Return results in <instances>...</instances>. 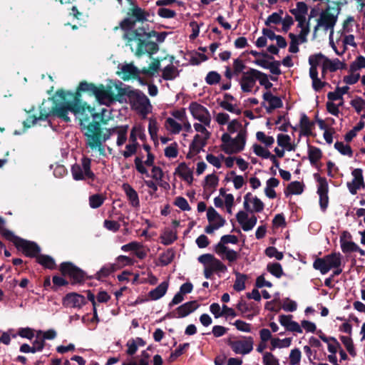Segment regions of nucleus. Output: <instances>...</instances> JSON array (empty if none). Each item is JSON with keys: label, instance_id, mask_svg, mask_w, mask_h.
Listing matches in <instances>:
<instances>
[{"label": "nucleus", "instance_id": "bf43d9fd", "mask_svg": "<svg viewBox=\"0 0 365 365\" xmlns=\"http://www.w3.org/2000/svg\"><path fill=\"white\" fill-rule=\"evenodd\" d=\"M256 138L257 140L264 143L267 147L271 146L274 142V139L272 136H267L262 131H258L256 133Z\"/></svg>", "mask_w": 365, "mask_h": 365}, {"label": "nucleus", "instance_id": "f03ea898", "mask_svg": "<svg viewBox=\"0 0 365 365\" xmlns=\"http://www.w3.org/2000/svg\"><path fill=\"white\" fill-rule=\"evenodd\" d=\"M158 32L155 30L147 32L144 27H138L127 34H123L126 45L130 47L137 57L147 53L150 58L159 50L157 43L150 41L152 37H156Z\"/></svg>", "mask_w": 365, "mask_h": 365}, {"label": "nucleus", "instance_id": "6e6d98bb", "mask_svg": "<svg viewBox=\"0 0 365 365\" xmlns=\"http://www.w3.org/2000/svg\"><path fill=\"white\" fill-rule=\"evenodd\" d=\"M166 124L169 126L170 132L173 134H178L182 130V125L172 118L166 119Z\"/></svg>", "mask_w": 365, "mask_h": 365}, {"label": "nucleus", "instance_id": "c85d7f7f", "mask_svg": "<svg viewBox=\"0 0 365 365\" xmlns=\"http://www.w3.org/2000/svg\"><path fill=\"white\" fill-rule=\"evenodd\" d=\"M301 133L303 135L309 136L312 135V129L314 128V123L311 122L307 115L303 113L300 118Z\"/></svg>", "mask_w": 365, "mask_h": 365}, {"label": "nucleus", "instance_id": "69168bd1", "mask_svg": "<svg viewBox=\"0 0 365 365\" xmlns=\"http://www.w3.org/2000/svg\"><path fill=\"white\" fill-rule=\"evenodd\" d=\"M233 325L235 326L236 329L239 331L243 332L250 333L252 331V324L247 323L242 320L237 319L234 323Z\"/></svg>", "mask_w": 365, "mask_h": 365}, {"label": "nucleus", "instance_id": "2f4dec72", "mask_svg": "<svg viewBox=\"0 0 365 365\" xmlns=\"http://www.w3.org/2000/svg\"><path fill=\"white\" fill-rule=\"evenodd\" d=\"M304 185L299 181H293L290 182L284 190L286 196L289 195H300L304 191Z\"/></svg>", "mask_w": 365, "mask_h": 365}, {"label": "nucleus", "instance_id": "774afa93", "mask_svg": "<svg viewBox=\"0 0 365 365\" xmlns=\"http://www.w3.org/2000/svg\"><path fill=\"white\" fill-rule=\"evenodd\" d=\"M324 63L327 66L330 72H335L339 69V64H340V60L338 58L331 60L325 56Z\"/></svg>", "mask_w": 365, "mask_h": 365}, {"label": "nucleus", "instance_id": "4d7b16f0", "mask_svg": "<svg viewBox=\"0 0 365 365\" xmlns=\"http://www.w3.org/2000/svg\"><path fill=\"white\" fill-rule=\"evenodd\" d=\"M253 151L256 155L264 159H268L272 154L267 149H265L262 145L258 144H255L253 145Z\"/></svg>", "mask_w": 365, "mask_h": 365}, {"label": "nucleus", "instance_id": "a878e982", "mask_svg": "<svg viewBox=\"0 0 365 365\" xmlns=\"http://www.w3.org/2000/svg\"><path fill=\"white\" fill-rule=\"evenodd\" d=\"M50 99L53 101V106L51 108V109L47 111L45 108H40V115L38 117H37L38 120H46L48 119V118L51 115L56 116L59 118L61 117L56 113V108H58L60 107L59 103L56 101V99L54 98V95L50 98Z\"/></svg>", "mask_w": 365, "mask_h": 365}, {"label": "nucleus", "instance_id": "0e129e2a", "mask_svg": "<svg viewBox=\"0 0 365 365\" xmlns=\"http://www.w3.org/2000/svg\"><path fill=\"white\" fill-rule=\"evenodd\" d=\"M207 217L210 223L214 222L215 221L220 222V219H224L212 207L207 208Z\"/></svg>", "mask_w": 365, "mask_h": 365}, {"label": "nucleus", "instance_id": "9d476101", "mask_svg": "<svg viewBox=\"0 0 365 365\" xmlns=\"http://www.w3.org/2000/svg\"><path fill=\"white\" fill-rule=\"evenodd\" d=\"M242 339L232 340L231 337L227 339L226 344L236 354L246 355L253 350L254 340L252 336H242Z\"/></svg>", "mask_w": 365, "mask_h": 365}, {"label": "nucleus", "instance_id": "a19ab883", "mask_svg": "<svg viewBox=\"0 0 365 365\" xmlns=\"http://www.w3.org/2000/svg\"><path fill=\"white\" fill-rule=\"evenodd\" d=\"M160 61L158 58H153V61L150 64L148 68L144 67L140 72L149 76H153L160 68Z\"/></svg>", "mask_w": 365, "mask_h": 365}, {"label": "nucleus", "instance_id": "49530a36", "mask_svg": "<svg viewBox=\"0 0 365 365\" xmlns=\"http://www.w3.org/2000/svg\"><path fill=\"white\" fill-rule=\"evenodd\" d=\"M340 340L341 341V342L346 347L349 354L353 357L356 356V352L355 351V348H354V346L353 344L352 339L349 336H341Z\"/></svg>", "mask_w": 365, "mask_h": 365}, {"label": "nucleus", "instance_id": "412c9836", "mask_svg": "<svg viewBox=\"0 0 365 365\" xmlns=\"http://www.w3.org/2000/svg\"><path fill=\"white\" fill-rule=\"evenodd\" d=\"M154 160L155 155L152 153H149L147 154V159L144 163L143 162L141 157L137 156L134 160L135 166L137 171L140 174H144L149 177L150 175L148 174V170L146 169L143 164H145L146 166L153 167L154 166Z\"/></svg>", "mask_w": 365, "mask_h": 365}, {"label": "nucleus", "instance_id": "39448f33", "mask_svg": "<svg viewBox=\"0 0 365 365\" xmlns=\"http://www.w3.org/2000/svg\"><path fill=\"white\" fill-rule=\"evenodd\" d=\"M148 15V12L138 6L130 7L127 12V17L120 21V27L124 31V34H127L131 31L136 29H134L136 22H144L147 21Z\"/></svg>", "mask_w": 365, "mask_h": 365}, {"label": "nucleus", "instance_id": "f8f14e48", "mask_svg": "<svg viewBox=\"0 0 365 365\" xmlns=\"http://www.w3.org/2000/svg\"><path fill=\"white\" fill-rule=\"evenodd\" d=\"M295 9H289V12L294 16L295 21H297V27L299 29L310 27V22L307 20L306 15L308 13L309 6L304 1H299L296 4Z\"/></svg>", "mask_w": 365, "mask_h": 365}, {"label": "nucleus", "instance_id": "a211bd4d", "mask_svg": "<svg viewBox=\"0 0 365 365\" xmlns=\"http://www.w3.org/2000/svg\"><path fill=\"white\" fill-rule=\"evenodd\" d=\"M351 175L354 178L351 182H348L346 183V186L351 194L356 195L358 190L365 187L362 169L355 168L351 172Z\"/></svg>", "mask_w": 365, "mask_h": 365}, {"label": "nucleus", "instance_id": "bb28decb", "mask_svg": "<svg viewBox=\"0 0 365 365\" xmlns=\"http://www.w3.org/2000/svg\"><path fill=\"white\" fill-rule=\"evenodd\" d=\"M118 269V266L116 264H106L103 266L98 272H96L94 277H89L88 278H95L97 280H102L103 278L107 277Z\"/></svg>", "mask_w": 365, "mask_h": 365}, {"label": "nucleus", "instance_id": "4be33fe9", "mask_svg": "<svg viewBox=\"0 0 365 365\" xmlns=\"http://www.w3.org/2000/svg\"><path fill=\"white\" fill-rule=\"evenodd\" d=\"M105 109H103L101 113H96L95 111V108L92 107L88 113L83 117V119L81 120V125H83V122H88L90 118H93L92 122H96L98 123L100 125V127H101V125H106L108 123V120L105 118L103 112L105 111Z\"/></svg>", "mask_w": 365, "mask_h": 365}, {"label": "nucleus", "instance_id": "1a4fd4ad", "mask_svg": "<svg viewBox=\"0 0 365 365\" xmlns=\"http://www.w3.org/2000/svg\"><path fill=\"white\" fill-rule=\"evenodd\" d=\"M11 242L16 249L21 251L26 257L36 258L40 254L41 247L35 242L29 241L18 236H15Z\"/></svg>", "mask_w": 365, "mask_h": 365}, {"label": "nucleus", "instance_id": "7ed1b4c3", "mask_svg": "<svg viewBox=\"0 0 365 365\" xmlns=\"http://www.w3.org/2000/svg\"><path fill=\"white\" fill-rule=\"evenodd\" d=\"M118 128H105V132H103V128L100 127L98 123L90 122L87 125L83 126L86 129L84 135L86 145L92 150L97 149L100 155H105L103 143L109 140L113 134L117 133Z\"/></svg>", "mask_w": 365, "mask_h": 365}, {"label": "nucleus", "instance_id": "603ef678", "mask_svg": "<svg viewBox=\"0 0 365 365\" xmlns=\"http://www.w3.org/2000/svg\"><path fill=\"white\" fill-rule=\"evenodd\" d=\"M105 198L100 194L92 195L89 197V205L92 208H98L104 202Z\"/></svg>", "mask_w": 365, "mask_h": 365}, {"label": "nucleus", "instance_id": "a18cd8bd", "mask_svg": "<svg viewBox=\"0 0 365 365\" xmlns=\"http://www.w3.org/2000/svg\"><path fill=\"white\" fill-rule=\"evenodd\" d=\"M161 242L165 245H169L177 240V235L172 230H165L160 236Z\"/></svg>", "mask_w": 365, "mask_h": 365}, {"label": "nucleus", "instance_id": "7c9ffc66", "mask_svg": "<svg viewBox=\"0 0 365 365\" xmlns=\"http://www.w3.org/2000/svg\"><path fill=\"white\" fill-rule=\"evenodd\" d=\"M168 282H163L157 287L152 289L148 295L153 300H157L163 297L168 288Z\"/></svg>", "mask_w": 365, "mask_h": 365}, {"label": "nucleus", "instance_id": "e433bc0d", "mask_svg": "<svg viewBox=\"0 0 365 365\" xmlns=\"http://www.w3.org/2000/svg\"><path fill=\"white\" fill-rule=\"evenodd\" d=\"M234 273L236 276V279L235 281L233 288L237 292H241L245 289V282L248 279V277L247 274H242L237 271Z\"/></svg>", "mask_w": 365, "mask_h": 365}, {"label": "nucleus", "instance_id": "c9c22d12", "mask_svg": "<svg viewBox=\"0 0 365 365\" xmlns=\"http://www.w3.org/2000/svg\"><path fill=\"white\" fill-rule=\"evenodd\" d=\"M178 73V68L173 64H169L163 70L162 78L165 81H173Z\"/></svg>", "mask_w": 365, "mask_h": 365}, {"label": "nucleus", "instance_id": "393cba45", "mask_svg": "<svg viewBox=\"0 0 365 365\" xmlns=\"http://www.w3.org/2000/svg\"><path fill=\"white\" fill-rule=\"evenodd\" d=\"M123 190L125 192L126 197L133 207H138L140 206V200L138 194L133 189V187L128 183H124L123 185Z\"/></svg>", "mask_w": 365, "mask_h": 365}, {"label": "nucleus", "instance_id": "8fccbe9b", "mask_svg": "<svg viewBox=\"0 0 365 365\" xmlns=\"http://www.w3.org/2000/svg\"><path fill=\"white\" fill-rule=\"evenodd\" d=\"M263 365H280L279 360L272 353L266 351L262 356Z\"/></svg>", "mask_w": 365, "mask_h": 365}, {"label": "nucleus", "instance_id": "cd10ccee", "mask_svg": "<svg viewBox=\"0 0 365 365\" xmlns=\"http://www.w3.org/2000/svg\"><path fill=\"white\" fill-rule=\"evenodd\" d=\"M140 71L137 67L133 64H125L121 68V73L123 74L121 78L123 81H128L130 78H136L138 74H140Z\"/></svg>", "mask_w": 365, "mask_h": 365}, {"label": "nucleus", "instance_id": "4c0bfd02", "mask_svg": "<svg viewBox=\"0 0 365 365\" xmlns=\"http://www.w3.org/2000/svg\"><path fill=\"white\" fill-rule=\"evenodd\" d=\"M349 87L347 86L343 87L337 86L334 92H329L327 98L329 101H334L337 100H342L343 95L346 94L349 91Z\"/></svg>", "mask_w": 365, "mask_h": 365}, {"label": "nucleus", "instance_id": "6e6552de", "mask_svg": "<svg viewBox=\"0 0 365 365\" xmlns=\"http://www.w3.org/2000/svg\"><path fill=\"white\" fill-rule=\"evenodd\" d=\"M91 160L88 157H83L81 165L74 164L71 167V173L75 180H83L86 178L93 181L96 178L94 173L91 169Z\"/></svg>", "mask_w": 365, "mask_h": 365}, {"label": "nucleus", "instance_id": "c03bdc74", "mask_svg": "<svg viewBox=\"0 0 365 365\" xmlns=\"http://www.w3.org/2000/svg\"><path fill=\"white\" fill-rule=\"evenodd\" d=\"M78 88L80 91L86 92L90 95H93L95 96L97 86L93 83H88L86 81H83L80 82Z\"/></svg>", "mask_w": 365, "mask_h": 365}, {"label": "nucleus", "instance_id": "e2e57ef3", "mask_svg": "<svg viewBox=\"0 0 365 365\" xmlns=\"http://www.w3.org/2000/svg\"><path fill=\"white\" fill-rule=\"evenodd\" d=\"M246 68L245 64L244 63L243 61L240 58H235L233 61V73L235 76H237L240 73H242L244 69Z\"/></svg>", "mask_w": 365, "mask_h": 365}, {"label": "nucleus", "instance_id": "ea45409f", "mask_svg": "<svg viewBox=\"0 0 365 365\" xmlns=\"http://www.w3.org/2000/svg\"><path fill=\"white\" fill-rule=\"evenodd\" d=\"M115 88L117 89L118 93H117V94L114 93L113 97L115 98V101H118L120 103L123 101V97L125 96H128L129 100H130L132 98L130 93H133L135 91V90H132L130 86H127L125 88H122L118 86H116Z\"/></svg>", "mask_w": 365, "mask_h": 365}, {"label": "nucleus", "instance_id": "2eb2a0df", "mask_svg": "<svg viewBox=\"0 0 365 365\" xmlns=\"http://www.w3.org/2000/svg\"><path fill=\"white\" fill-rule=\"evenodd\" d=\"M113 96L114 92L111 85L105 86L103 84H100L97 86L95 97L101 104L110 106L115 102Z\"/></svg>", "mask_w": 365, "mask_h": 365}, {"label": "nucleus", "instance_id": "de8ad7c7", "mask_svg": "<svg viewBox=\"0 0 365 365\" xmlns=\"http://www.w3.org/2000/svg\"><path fill=\"white\" fill-rule=\"evenodd\" d=\"M365 68V57L363 56H359L356 60L353 61L349 69V73H355L357 70Z\"/></svg>", "mask_w": 365, "mask_h": 365}, {"label": "nucleus", "instance_id": "aec40b11", "mask_svg": "<svg viewBox=\"0 0 365 365\" xmlns=\"http://www.w3.org/2000/svg\"><path fill=\"white\" fill-rule=\"evenodd\" d=\"M320 185H318L317 194L319 196V205L322 212H325L329 205V186L327 179H320Z\"/></svg>", "mask_w": 365, "mask_h": 365}, {"label": "nucleus", "instance_id": "423d86ee", "mask_svg": "<svg viewBox=\"0 0 365 365\" xmlns=\"http://www.w3.org/2000/svg\"><path fill=\"white\" fill-rule=\"evenodd\" d=\"M341 255L340 252H331L323 257H317L313 262V267L319 270L322 274H325L332 268L341 265Z\"/></svg>", "mask_w": 365, "mask_h": 365}, {"label": "nucleus", "instance_id": "58836bf2", "mask_svg": "<svg viewBox=\"0 0 365 365\" xmlns=\"http://www.w3.org/2000/svg\"><path fill=\"white\" fill-rule=\"evenodd\" d=\"M175 252L173 248H168L165 252L160 255L159 262L162 266H167L174 259Z\"/></svg>", "mask_w": 365, "mask_h": 365}, {"label": "nucleus", "instance_id": "0eeeda50", "mask_svg": "<svg viewBox=\"0 0 365 365\" xmlns=\"http://www.w3.org/2000/svg\"><path fill=\"white\" fill-rule=\"evenodd\" d=\"M59 271L62 276L69 277L72 285L81 284L85 281L86 272L71 262L61 263Z\"/></svg>", "mask_w": 365, "mask_h": 365}, {"label": "nucleus", "instance_id": "680f3d73", "mask_svg": "<svg viewBox=\"0 0 365 365\" xmlns=\"http://www.w3.org/2000/svg\"><path fill=\"white\" fill-rule=\"evenodd\" d=\"M350 104L354 108L357 113H360L365 108V100L361 97L357 96L356 98L350 101Z\"/></svg>", "mask_w": 365, "mask_h": 365}, {"label": "nucleus", "instance_id": "79ce46f5", "mask_svg": "<svg viewBox=\"0 0 365 365\" xmlns=\"http://www.w3.org/2000/svg\"><path fill=\"white\" fill-rule=\"evenodd\" d=\"M267 269L277 278H280L284 274L282 267L279 262L269 263Z\"/></svg>", "mask_w": 365, "mask_h": 365}, {"label": "nucleus", "instance_id": "dca6fc26", "mask_svg": "<svg viewBox=\"0 0 365 365\" xmlns=\"http://www.w3.org/2000/svg\"><path fill=\"white\" fill-rule=\"evenodd\" d=\"M319 25H322L325 31L330 30V38L333 36L334 28L337 21V15H334L330 12V7H327L320 14Z\"/></svg>", "mask_w": 365, "mask_h": 365}, {"label": "nucleus", "instance_id": "f3484780", "mask_svg": "<svg viewBox=\"0 0 365 365\" xmlns=\"http://www.w3.org/2000/svg\"><path fill=\"white\" fill-rule=\"evenodd\" d=\"M199 307L197 301H190L179 306L173 312L168 313L165 317L183 318L195 311Z\"/></svg>", "mask_w": 365, "mask_h": 365}, {"label": "nucleus", "instance_id": "ddd939ff", "mask_svg": "<svg viewBox=\"0 0 365 365\" xmlns=\"http://www.w3.org/2000/svg\"><path fill=\"white\" fill-rule=\"evenodd\" d=\"M189 110L195 119L198 120L206 126H209L211 118L208 110L197 102H191Z\"/></svg>", "mask_w": 365, "mask_h": 365}, {"label": "nucleus", "instance_id": "9b49d317", "mask_svg": "<svg viewBox=\"0 0 365 365\" xmlns=\"http://www.w3.org/2000/svg\"><path fill=\"white\" fill-rule=\"evenodd\" d=\"M131 93L130 103L141 115L145 116L149 113L151 106L149 98L140 91L135 90Z\"/></svg>", "mask_w": 365, "mask_h": 365}, {"label": "nucleus", "instance_id": "f257e3e1", "mask_svg": "<svg viewBox=\"0 0 365 365\" xmlns=\"http://www.w3.org/2000/svg\"><path fill=\"white\" fill-rule=\"evenodd\" d=\"M81 93L78 88L74 93L63 89H58L56 91L54 98L59 103L60 107L56 108L55 111L64 122H71V118L68 115L69 111L74 114H81L83 117L92 108L87 103L81 101Z\"/></svg>", "mask_w": 365, "mask_h": 365}, {"label": "nucleus", "instance_id": "b1692460", "mask_svg": "<svg viewBox=\"0 0 365 365\" xmlns=\"http://www.w3.org/2000/svg\"><path fill=\"white\" fill-rule=\"evenodd\" d=\"M175 174H178L189 185H191L193 182V172L188 168L185 163H181L178 168H175Z\"/></svg>", "mask_w": 365, "mask_h": 365}, {"label": "nucleus", "instance_id": "72a5a7b5", "mask_svg": "<svg viewBox=\"0 0 365 365\" xmlns=\"http://www.w3.org/2000/svg\"><path fill=\"white\" fill-rule=\"evenodd\" d=\"M322 151L320 148L308 144V158L312 165H316L322 158Z\"/></svg>", "mask_w": 365, "mask_h": 365}, {"label": "nucleus", "instance_id": "20e7f679", "mask_svg": "<svg viewBox=\"0 0 365 365\" xmlns=\"http://www.w3.org/2000/svg\"><path fill=\"white\" fill-rule=\"evenodd\" d=\"M221 149L226 154H233L244 150L246 143V131L240 130L236 138H232L229 133H225L221 137Z\"/></svg>", "mask_w": 365, "mask_h": 365}, {"label": "nucleus", "instance_id": "f704fd0d", "mask_svg": "<svg viewBox=\"0 0 365 365\" xmlns=\"http://www.w3.org/2000/svg\"><path fill=\"white\" fill-rule=\"evenodd\" d=\"M262 97L264 101L271 104V108H280L283 106L282 99L278 96H273L270 91L265 92Z\"/></svg>", "mask_w": 365, "mask_h": 365}, {"label": "nucleus", "instance_id": "c756f323", "mask_svg": "<svg viewBox=\"0 0 365 365\" xmlns=\"http://www.w3.org/2000/svg\"><path fill=\"white\" fill-rule=\"evenodd\" d=\"M36 259L39 264L46 269H54L56 267L54 259L50 255L39 254Z\"/></svg>", "mask_w": 365, "mask_h": 365}, {"label": "nucleus", "instance_id": "5fc2aeb1", "mask_svg": "<svg viewBox=\"0 0 365 365\" xmlns=\"http://www.w3.org/2000/svg\"><path fill=\"white\" fill-rule=\"evenodd\" d=\"M52 282L53 285L51 287V290L53 292H57L59 287L66 286L68 284V282L66 279L58 275L53 276Z\"/></svg>", "mask_w": 365, "mask_h": 365}, {"label": "nucleus", "instance_id": "09e8293b", "mask_svg": "<svg viewBox=\"0 0 365 365\" xmlns=\"http://www.w3.org/2000/svg\"><path fill=\"white\" fill-rule=\"evenodd\" d=\"M340 245L341 251L345 254L355 252L358 246L355 242L344 239L340 240Z\"/></svg>", "mask_w": 365, "mask_h": 365}, {"label": "nucleus", "instance_id": "5701e85b", "mask_svg": "<svg viewBox=\"0 0 365 365\" xmlns=\"http://www.w3.org/2000/svg\"><path fill=\"white\" fill-rule=\"evenodd\" d=\"M317 334L324 342L327 343L328 351L331 354H335L337 349H341V345L336 338L333 336H327L321 329H319L317 331Z\"/></svg>", "mask_w": 365, "mask_h": 365}, {"label": "nucleus", "instance_id": "3c124183", "mask_svg": "<svg viewBox=\"0 0 365 365\" xmlns=\"http://www.w3.org/2000/svg\"><path fill=\"white\" fill-rule=\"evenodd\" d=\"M334 148L344 155L351 157L353 154L351 146L349 145H344L343 142L336 141L334 144Z\"/></svg>", "mask_w": 365, "mask_h": 365}, {"label": "nucleus", "instance_id": "052dcab7", "mask_svg": "<svg viewBox=\"0 0 365 365\" xmlns=\"http://www.w3.org/2000/svg\"><path fill=\"white\" fill-rule=\"evenodd\" d=\"M301 357L302 353L299 349L295 348L291 350L289 354V365H298L300 362Z\"/></svg>", "mask_w": 365, "mask_h": 365}, {"label": "nucleus", "instance_id": "6ab92c4d", "mask_svg": "<svg viewBox=\"0 0 365 365\" xmlns=\"http://www.w3.org/2000/svg\"><path fill=\"white\" fill-rule=\"evenodd\" d=\"M87 303L84 296L76 292H71L63 298V304L66 307L81 308Z\"/></svg>", "mask_w": 365, "mask_h": 365}, {"label": "nucleus", "instance_id": "864d4df0", "mask_svg": "<svg viewBox=\"0 0 365 365\" xmlns=\"http://www.w3.org/2000/svg\"><path fill=\"white\" fill-rule=\"evenodd\" d=\"M205 80L208 85H215L220 82L221 76L217 71H210L207 73Z\"/></svg>", "mask_w": 365, "mask_h": 365}, {"label": "nucleus", "instance_id": "473e14b6", "mask_svg": "<svg viewBox=\"0 0 365 365\" xmlns=\"http://www.w3.org/2000/svg\"><path fill=\"white\" fill-rule=\"evenodd\" d=\"M236 218L244 231H250L254 227L250 221H249L248 214L246 212L239 211L236 215Z\"/></svg>", "mask_w": 365, "mask_h": 365}, {"label": "nucleus", "instance_id": "37998d69", "mask_svg": "<svg viewBox=\"0 0 365 365\" xmlns=\"http://www.w3.org/2000/svg\"><path fill=\"white\" fill-rule=\"evenodd\" d=\"M128 130V125H122L118 128V138L116 141V144L118 146H121L126 142Z\"/></svg>", "mask_w": 365, "mask_h": 365}, {"label": "nucleus", "instance_id": "338daca9", "mask_svg": "<svg viewBox=\"0 0 365 365\" xmlns=\"http://www.w3.org/2000/svg\"><path fill=\"white\" fill-rule=\"evenodd\" d=\"M189 346V343H184L182 344H180L179 346L173 352L171 353L170 356V359L171 361L175 360L177 358L182 355L185 350L187 349Z\"/></svg>", "mask_w": 365, "mask_h": 365}, {"label": "nucleus", "instance_id": "4468645a", "mask_svg": "<svg viewBox=\"0 0 365 365\" xmlns=\"http://www.w3.org/2000/svg\"><path fill=\"white\" fill-rule=\"evenodd\" d=\"M258 78L259 71L255 68H250L243 72L240 81L242 91L245 93L251 92Z\"/></svg>", "mask_w": 365, "mask_h": 365}, {"label": "nucleus", "instance_id": "13d9d810", "mask_svg": "<svg viewBox=\"0 0 365 365\" xmlns=\"http://www.w3.org/2000/svg\"><path fill=\"white\" fill-rule=\"evenodd\" d=\"M264 254L272 258L275 257L278 260H282L284 257V255L282 252H279L275 247H268L264 250Z\"/></svg>", "mask_w": 365, "mask_h": 365}]
</instances>
